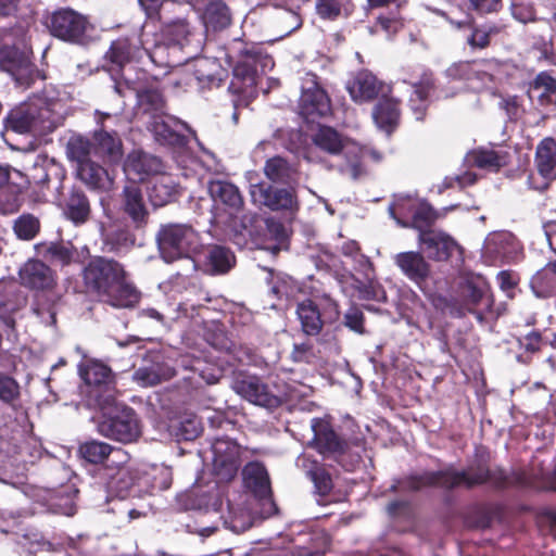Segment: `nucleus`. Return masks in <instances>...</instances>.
<instances>
[{
  "label": "nucleus",
  "instance_id": "1",
  "mask_svg": "<svg viewBox=\"0 0 556 556\" xmlns=\"http://www.w3.org/2000/svg\"><path fill=\"white\" fill-rule=\"evenodd\" d=\"M319 152L340 159L333 167L342 174L352 179L361 177L363 169L358 159L364 150L355 141L343 138L336 129L327 126L319 127L313 136V146L307 149L305 159L308 162L326 163L327 160L320 156Z\"/></svg>",
  "mask_w": 556,
  "mask_h": 556
},
{
  "label": "nucleus",
  "instance_id": "2",
  "mask_svg": "<svg viewBox=\"0 0 556 556\" xmlns=\"http://www.w3.org/2000/svg\"><path fill=\"white\" fill-rule=\"evenodd\" d=\"M56 102H48L37 97L10 111L7 116V128L18 134H46L52 131L60 123Z\"/></svg>",
  "mask_w": 556,
  "mask_h": 556
},
{
  "label": "nucleus",
  "instance_id": "3",
  "mask_svg": "<svg viewBox=\"0 0 556 556\" xmlns=\"http://www.w3.org/2000/svg\"><path fill=\"white\" fill-rule=\"evenodd\" d=\"M102 412L97 422V431L100 435L123 444L134 443L142 434V422L134 408L117 403L114 397L113 404L108 407H98Z\"/></svg>",
  "mask_w": 556,
  "mask_h": 556
},
{
  "label": "nucleus",
  "instance_id": "4",
  "mask_svg": "<svg viewBox=\"0 0 556 556\" xmlns=\"http://www.w3.org/2000/svg\"><path fill=\"white\" fill-rule=\"evenodd\" d=\"M161 49L162 46L157 43L154 27L150 23H146L138 33L113 41L106 52V58L119 67L132 60L141 59L143 55H148L151 61L156 62Z\"/></svg>",
  "mask_w": 556,
  "mask_h": 556
},
{
  "label": "nucleus",
  "instance_id": "5",
  "mask_svg": "<svg viewBox=\"0 0 556 556\" xmlns=\"http://www.w3.org/2000/svg\"><path fill=\"white\" fill-rule=\"evenodd\" d=\"M156 241L162 258L172 263L179 258L191 261L192 268H195V261L192 255L198 253L201 240L198 231L187 224L163 225L157 235Z\"/></svg>",
  "mask_w": 556,
  "mask_h": 556
},
{
  "label": "nucleus",
  "instance_id": "6",
  "mask_svg": "<svg viewBox=\"0 0 556 556\" xmlns=\"http://www.w3.org/2000/svg\"><path fill=\"white\" fill-rule=\"evenodd\" d=\"M78 371L85 382L81 392L87 399L88 406L97 408L113 404L117 391L115 376L108 365L92 359L80 364Z\"/></svg>",
  "mask_w": 556,
  "mask_h": 556
},
{
  "label": "nucleus",
  "instance_id": "7",
  "mask_svg": "<svg viewBox=\"0 0 556 556\" xmlns=\"http://www.w3.org/2000/svg\"><path fill=\"white\" fill-rule=\"evenodd\" d=\"M87 289L102 299L110 294L126 278L124 266L115 260L92 257L83 270Z\"/></svg>",
  "mask_w": 556,
  "mask_h": 556
},
{
  "label": "nucleus",
  "instance_id": "8",
  "mask_svg": "<svg viewBox=\"0 0 556 556\" xmlns=\"http://www.w3.org/2000/svg\"><path fill=\"white\" fill-rule=\"evenodd\" d=\"M488 481L492 482L496 486H502L505 481L504 473L502 471H498V473H491L484 465L479 464L476 469L473 467H469L467 470L459 472L446 470L431 473L427 476L424 481L414 486L418 489L424 484H434L447 489L460 485L471 488Z\"/></svg>",
  "mask_w": 556,
  "mask_h": 556
},
{
  "label": "nucleus",
  "instance_id": "9",
  "mask_svg": "<svg viewBox=\"0 0 556 556\" xmlns=\"http://www.w3.org/2000/svg\"><path fill=\"white\" fill-rule=\"evenodd\" d=\"M231 389L251 404L269 409L278 407L286 396L282 392L271 390L260 377L244 372L235 375Z\"/></svg>",
  "mask_w": 556,
  "mask_h": 556
},
{
  "label": "nucleus",
  "instance_id": "10",
  "mask_svg": "<svg viewBox=\"0 0 556 556\" xmlns=\"http://www.w3.org/2000/svg\"><path fill=\"white\" fill-rule=\"evenodd\" d=\"M50 30L62 40L85 43L90 37L92 26L84 15L71 9H63L52 14Z\"/></svg>",
  "mask_w": 556,
  "mask_h": 556
},
{
  "label": "nucleus",
  "instance_id": "11",
  "mask_svg": "<svg viewBox=\"0 0 556 556\" xmlns=\"http://www.w3.org/2000/svg\"><path fill=\"white\" fill-rule=\"evenodd\" d=\"M213 475L217 482L233 479L240 467V446L228 438L216 439L211 446Z\"/></svg>",
  "mask_w": 556,
  "mask_h": 556
},
{
  "label": "nucleus",
  "instance_id": "12",
  "mask_svg": "<svg viewBox=\"0 0 556 556\" xmlns=\"http://www.w3.org/2000/svg\"><path fill=\"white\" fill-rule=\"evenodd\" d=\"M520 253V243L508 231L490 233L482 247V257L490 265L515 262Z\"/></svg>",
  "mask_w": 556,
  "mask_h": 556
},
{
  "label": "nucleus",
  "instance_id": "13",
  "mask_svg": "<svg viewBox=\"0 0 556 556\" xmlns=\"http://www.w3.org/2000/svg\"><path fill=\"white\" fill-rule=\"evenodd\" d=\"M258 63L262 70L273 66V60L269 56L261 59L257 55L248 54L239 61L232 71L233 78L229 85V90L244 97L254 96Z\"/></svg>",
  "mask_w": 556,
  "mask_h": 556
},
{
  "label": "nucleus",
  "instance_id": "14",
  "mask_svg": "<svg viewBox=\"0 0 556 556\" xmlns=\"http://www.w3.org/2000/svg\"><path fill=\"white\" fill-rule=\"evenodd\" d=\"M315 78V75H306L299 101L300 114L312 122L318 117L327 116L331 112L330 99L326 91L318 86Z\"/></svg>",
  "mask_w": 556,
  "mask_h": 556
},
{
  "label": "nucleus",
  "instance_id": "15",
  "mask_svg": "<svg viewBox=\"0 0 556 556\" xmlns=\"http://www.w3.org/2000/svg\"><path fill=\"white\" fill-rule=\"evenodd\" d=\"M97 116L100 129L96 130L92 136L96 156L111 164L118 163L123 157L122 140L116 131H109L104 125V119L111 118L112 115L97 111Z\"/></svg>",
  "mask_w": 556,
  "mask_h": 556
},
{
  "label": "nucleus",
  "instance_id": "16",
  "mask_svg": "<svg viewBox=\"0 0 556 556\" xmlns=\"http://www.w3.org/2000/svg\"><path fill=\"white\" fill-rule=\"evenodd\" d=\"M79 456L90 464L123 465L130 459L129 454L122 447L113 446L106 442L90 440L78 447Z\"/></svg>",
  "mask_w": 556,
  "mask_h": 556
},
{
  "label": "nucleus",
  "instance_id": "17",
  "mask_svg": "<svg viewBox=\"0 0 556 556\" xmlns=\"http://www.w3.org/2000/svg\"><path fill=\"white\" fill-rule=\"evenodd\" d=\"M418 240L422 251L434 261H446L459 250L454 238L439 229L420 231Z\"/></svg>",
  "mask_w": 556,
  "mask_h": 556
},
{
  "label": "nucleus",
  "instance_id": "18",
  "mask_svg": "<svg viewBox=\"0 0 556 556\" xmlns=\"http://www.w3.org/2000/svg\"><path fill=\"white\" fill-rule=\"evenodd\" d=\"M250 195L254 204L266 206L273 211L293 210L296 206V200L292 191L273 189L264 184H252Z\"/></svg>",
  "mask_w": 556,
  "mask_h": 556
},
{
  "label": "nucleus",
  "instance_id": "19",
  "mask_svg": "<svg viewBox=\"0 0 556 556\" xmlns=\"http://www.w3.org/2000/svg\"><path fill=\"white\" fill-rule=\"evenodd\" d=\"M121 210L137 228L147 225L149 210L141 188L135 182H129L123 188Z\"/></svg>",
  "mask_w": 556,
  "mask_h": 556
},
{
  "label": "nucleus",
  "instance_id": "20",
  "mask_svg": "<svg viewBox=\"0 0 556 556\" xmlns=\"http://www.w3.org/2000/svg\"><path fill=\"white\" fill-rule=\"evenodd\" d=\"M346 88L351 98L356 102L371 101L378 96H384L389 91V87L368 71L358 72L348 83Z\"/></svg>",
  "mask_w": 556,
  "mask_h": 556
},
{
  "label": "nucleus",
  "instance_id": "21",
  "mask_svg": "<svg viewBox=\"0 0 556 556\" xmlns=\"http://www.w3.org/2000/svg\"><path fill=\"white\" fill-rule=\"evenodd\" d=\"M543 230L551 250L556 253V220L545 223ZM531 287L536 290L538 295H544L556 287V261L533 275Z\"/></svg>",
  "mask_w": 556,
  "mask_h": 556
},
{
  "label": "nucleus",
  "instance_id": "22",
  "mask_svg": "<svg viewBox=\"0 0 556 556\" xmlns=\"http://www.w3.org/2000/svg\"><path fill=\"white\" fill-rule=\"evenodd\" d=\"M21 283L34 290H51L55 283L52 269L38 260L27 261L18 271Z\"/></svg>",
  "mask_w": 556,
  "mask_h": 556
},
{
  "label": "nucleus",
  "instance_id": "23",
  "mask_svg": "<svg viewBox=\"0 0 556 556\" xmlns=\"http://www.w3.org/2000/svg\"><path fill=\"white\" fill-rule=\"evenodd\" d=\"M393 262L407 279L418 286L430 277V265L420 252H400L393 256Z\"/></svg>",
  "mask_w": 556,
  "mask_h": 556
},
{
  "label": "nucleus",
  "instance_id": "24",
  "mask_svg": "<svg viewBox=\"0 0 556 556\" xmlns=\"http://www.w3.org/2000/svg\"><path fill=\"white\" fill-rule=\"evenodd\" d=\"M506 65L496 60L475 63H458L448 67L446 75L452 79L470 80V73H486L490 81H500L505 75Z\"/></svg>",
  "mask_w": 556,
  "mask_h": 556
},
{
  "label": "nucleus",
  "instance_id": "25",
  "mask_svg": "<svg viewBox=\"0 0 556 556\" xmlns=\"http://www.w3.org/2000/svg\"><path fill=\"white\" fill-rule=\"evenodd\" d=\"M129 463L130 460L123 465L111 464L103 466L101 475L105 479L106 489L110 493L124 497L134 485L137 475Z\"/></svg>",
  "mask_w": 556,
  "mask_h": 556
},
{
  "label": "nucleus",
  "instance_id": "26",
  "mask_svg": "<svg viewBox=\"0 0 556 556\" xmlns=\"http://www.w3.org/2000/svg\"><path fill=\"white\" fill-rule=\"evenodd\" d=\"M115 91L122 97H127L128 93H134L138 100L139 108L143 113L149 114L151 118H153L154 114L163 113L164 100L161 92L156 89L141 90L125 80L117 81L115 84Z\"/></svg>",
  "mask_w": 556,
  "mask_h": 556
},
{
  "label": "nucleus",
  "instance_id": "27",
  "mask_svg": "<svg viewBox=\"0 0 556 556\" xmlns=\"http://www.w3.org/2000/svg\"><path fill=\"white\" fill-rule=\"evenodd\" d=\"M180 366L184 370L191 372V375L184 376V379L194 387H199L201 382L216 383L222 377V369L218 366L208 364L198 356H192L191 359L188 356L182 357Z\"/></svg>",
  "mask_w": 556,
  "mask_h": 556
},
{
  "label": "nucleus",
  "instance_id": "28",
  "mask_svg": "<svg viewBox=\"0 0 556 556\" xmlns=\"http://www.w3.org/2000/svg\"><path fill=\"white\" fill-rule=\"evenodd\" d=\"M78 179L89 189L109 192L114 186V176L108 169L90 161L76 166Z\"/></svg>",
  "mask_w": 556,
  "mask_h": 556
},
{
  "label": "nucleus",
  "instance_id": "29",
  "mask_svg": "<svg viewBox=\"0 0 556 556\" xmlns=\"http://www.w3.org/2000/svg\"><path fill=\"white\" fill-rule=\"evenodd\" d=\"M535 165L539 174L546 180L543 185L532 186L534 189H545L548 181L556 178V141L551 137L544 138L536 147Z\"/></svg>",
  "mask_w": 556,
  "mask_h": 556
},
{
  "label": "nucleus",
  "instance_id": "30",
  "mask_svg": "<svg viewBox=\"0 0 556 556\" xmlns=\"http://www.w3.org/2000/svg\"><path fill=\"white\" fill-rule=\"evenodd\" d=\"M401 116L400 103L387 93L382 96L372 110L376 126L390 135L397 126Z\"/></svg>",
  "mask_w": 556,
  "mask_h": 556
},
{
  "label": "nucleus",
  "instance_id": "31",
  "mask_svg": "<svg viewBox=\"0 0 556 556\" xmlns=\"http://www.w3.org/2000/svg\"><path fill=\"white\" fill-rule=\"evenodd\" d=\"M161 161L142 151H132L128 154L124 172L129 179L142 180L144 177L157 174L161 170Z\"/></svg>",
  "mask_w": 556,
  "mask_h": 556
},
{
  "label": "nucleus",
  "instance_id": "32",
  "mask_svg": "<svg viewBox=\"0 0 556 556\" xmlns=\"http://www.w3.org/2000/svg\"><path fill=\"white\" fill-rule=\"evenodd\" d=\"M186 128V124L174 116L154 114L149 122V129L154 134L156 140L173 144L180 141V131Z\"/></svg>",
  "mask_w": 556,
  "mask_h": 556
},
{
  "label": "nucleus",
  "instance_id": "33",
  "mask_svg": "<svg viewBox=\"0 0 556 556\" xmlns=\"http://www.w3.org/2000/svg\"><path fill=\"white\" fill-rule=\"evenodd\" d=\"M404 83H407L413 87V92L409 98V106L414 112L415 118L421 121L428 108L429 94L432 89L431 73L424 71L419 79H405Z\"/></svg>",
  "mask_w": 556,
  "mask_h": 556
},
{
  "label": "nucleus",
  "instance_id": "34",
  "mask_svg": "<svg viewBox=\"0 0 556 556\" xmlns=\"http://www.w3.org/2000/svg\"><path fill=\"white\" fill-rule=\"evenodd\" d=\"M193 75L201 87H218L228 73L215 59H197L193 66Z\"/></svg>",
  "mask_w": 556,
  "mask_h": 556
},
{
  "label": "nucleus",
  "instance_id": "35",
  "mask_svg": "<svg viewBox=\"0 0 556 556\" xmlns=\"http://www.w3.org/2000/svg\"><path fill=\"white\" fill-rule=\"evenodd\" d=\"M244 485L258 497H267L270 494L269 477L266 468L258 462H252L244 466L243 471Z\"/></svg>",
  "mask_w": 556,
  "mask_h": 556
},
{
  "label": "nucleus",
  "instance_id": "36",
  "mask_svg": "<svg viewBox=\"0 0 556 556\" xmlns=\"http://www.w3.org/2000/svg\"><path fill=\"white\" fill-rule=\"evenodd\" d=\"M206 28L223 29L230 24V13L222 0H206L201 10H197Z\"/></svg>",
  "mask_w": 556,
  "mask_h": 556
},
{
  "label": "nucleus",
  "instance_id": "37",
  "mask_svg": "<svg viewBox=\"0 0 556 556\" xmlns=\"http://www.w3.org/2000/svg\"><path fill=\"white\" fill-rule=\"evenodd\" d=\"M208 190L214 201L227 206L231 214L242 208L243 199L235 185L222 180L212 181Z\"/></svg>",
  "mask_w": 556,
  "mask_h": 556
},
{
  "label": "nucleus",
  "instance_id": "38",
  "mask_svg": "<svg viewBox=\"0 0 556 556\" xmlns=\"http://www.w3.org/2000/svg\"><path fill=\"white\" fill-rule=\"evenodd\" d=\"M178 192V185L167 174H162L152 179L149 188V198L154 206H163L172 202Z\"/></svg>",
  "mask_w": 556,
  "mask_h": 556
},
{
  "label": "nucleus",
  "instance_id": "39",
  "mask_svg": "<svg viewBox=\"0 0 556 556\" xmlns=\"http://www.w3.org/2000/svg\"><path fill=\"white\" fill-rule=\"evenodd\" d=\"M296 315L304 333L316 336L320 332L325 320L319 307L312 300H304L299 303Z\"/></svg>",
  "mask_w": 556,
  "mask_h": 556
},
{
  "label": "nucleus",
  "instance_id": "40",
  "mask_svg": "<svg viewBox=\"0 0 556 556\" xmlns=\"http://www.w3.org/2000/svg\"><path fill=\"white\" fill-rule=\"evenodd\" d=\"M312 429L314 439L324 452L343 454L345 443L342 442L329 425L319 419H313Z\"/></svg>",
  "mask_w": 556,
  "mask_h": 556
},
{
  "label": "nucleus",
  "instance_id": "41",
  "mask_svg": "<svg viewBox=\"0 0 556 556\" xmlns=\"http://www.w3.org/2000/svg\"><path fill=\"white\" fill-rule=\"evenodd\" d=\"M235 263V255L229 249L214 245L205 254L204 267L207 273L217 275L227 273Z\"/></svg>",
  "mask_w": 556,
  "mask_h": 556
},
{
  "label": "nucleus",
  "instance_id": "42",
  "mask_svg": "<svg viewBox=\"0 0 556 556\" xmlns=\"http://www.w3.org/2000/svg\"><path fill=\"white\" fill-rule=\"evenodd\" d=\"M55 169L54 165H47L45 162L35 163L28 169L26 177L30 189H33L36 201H43L48 197L50 172Z\"/></svg>",
  "mask_w": 556,
  "mask_h": 556
},
{
  "label": "nucleus",
  "instance_id": "43",
  "mask_svg": "<svg viewBox=\"0 0 556 556\" xmlns=\"http://www.w3.org/2000/svg\"><path fill=\"white\" fill-rule=\"evenodd\" d=\"M191 36L188 24L182 18H177L172 22H167L163 27V38L165 40L164 43H161L157 40V43L162 46L160 51V58L162 56V52L166 46L169 47H185L189 42V37Z\"/></svg>",
  "mask_w": 556,
  "mask_h": 556
},
{
  "label": "nucleus",
  "instance_id": "44",
  "mask_svg": "<svg viewBox=\"0 0 556 556\" xmlns=\"http://www.w3.org/2000/svg\"><path fill=\"white\" fill-rule=\"evenodd\" d=\"M64 214L76 225L87 222L90 215V204L83 191L73 190L71 192L65 203Z\"/></svg>",
  "mask_w": 556,
  "mask_h": 556
},
{
  "label": "nucleus",
  "instance_id": "45",
  "mask_svg": "<svg viewBox=\"0 0 556 556\" xmlns=\"http://www.w3.org/2000/svg\"><path fill=\"white\" fill-rule=\"evenodd\" d=\"M176 375V370L167 364H153L136 370L134 378L142 387H151Z\"/></svg>",
  "mask_w": 556,
  "mask_h": 556
},
{
  "label": "nucleus",
  "instance_id": "46",
  "mask_svg": "<svg viewBox=\"0 0 556 556\" xmlns=\"http://www.w3.org/2000/svg\"><path fill=\"white\" fill-rule=\"evenodd\" d=\"M66 153L76 166L90 162L91 157L96 156L93 139L80 135L72 136L67 142Z\"/></svg>",
  "mask_w": 556,
  "mask_h": 556
},
{
  "label": "nucleus",
  "instance_id": "47",
  "mask_svg": "<svg viewBox=\"0 0 556 556\" xmlns=\"http://www.w3.org/2000/svg\"><path fill=\"white\" fill-rule=\"evenodd\" d=\"M102 300L113 307L127 308L139 301V293L135 287L125 282V279L110 294L102 296Z\"/></svg>",
  "mask_w": 556,
  "mask_h": 556
},
{
  "label": "nucleus",
  "instance_id": "48",
  "mask_svg": "<svg viewBox=\"0 0 556 556\" xmlns=\"http://www.w3.org/2000/svg\"><path fill=\"white\" fill-rule=\"evenodd\" d=\"M420 201V199L410 195H399L389 207L390 214L399 225L408 227V220L412 219Z\"/></svg>",
  "mask_w": 556,
  "mask_h": 556
},
{
  "label": "nucleus",
  "instance_id": "49",
  "mask_svg": "<svg viewBox=\"0 0 556 556\" xmlns=\"http://www.w3.org/2000/svg\"><path fill=\"white\" fill-rule=\"evenodd\" d=\"M291 167L286 160L279 156L267 160L264 173L274 182H287L291 178Z\"/></svg>",
  "mask_w": 556,
  "mask_h": 556
},
{
  "label": "nucleus",
  "instance_id": "50",
  "mask_svg": "<svg viewBox=\"0 0 556 556\" xmlns=\"http://www.w3.org/2000/svg\"><path fill=\"white\" fill-rule=\"evenodd\" d=\"M43 248L42 255L51 263L67 265L74 257V251L70 243L51 242Z\"/></svg>",
  "mask_w": 556,
  "mask_h": 556
},
{
  "label": "nucleus",
  "instance_id": "51",
  "mask_svg": "<svg viewBox=\"0 0 556 556\" xmlns=\"http://www.w3.org/2000/svg\"><path fill=\"white\" fill-rule=\"evenodd\" d=\"M40 228L37 217L31 214H23L14 220L13 230L21 240H31Z\"/></svg>",
  "mask_w": 556,
  "mask_h": 556
},
{
  "label": "nucleus",
  "instance_id": "52",
  "mask_svg": "<svg viewBox=\"0 0 556 556\" xmlns=\"http://www.w3.org/2000/svg\"><path fill=\"white\" fill-rule=\"evenodd\" d=\"M438 217L439 214L428 203L420 201L412 219L408 220V227L416 228L419 232L427 231L425 228L430 226Z\"/></svg>",
  "mask_w": 556,
  "mask_h": 556
},
{
  "label": "nucleus",
  "instance_id": "53",
  "mask_svg": "<svg viewBox=\"0 0 556 556\" xmlns=\"http://www.w3.org/2000/svg\"><path fill=\"white\" fill-rule=\"evenodd\" d=\"M472 162L480 168L498 169L502 166V160L494 151L479 150L472 154Z\"/></svg>",
  "mask_w": 556,
  "mask_h": 556
},
{
  "label": "nucleus",
  "instance_id": "54",
  "mask_svg": "<svg viewBox=\"0 0 556 556\" xmlns=\"http://www.w3.org/2000/svg\"><path fill=\"white\" fill-rule=\"evenodd\" d=\"M20 394L17 382L5 375L0 374V400L7 403L13 402Z\"/></svg>",
  "mask_w": 556,
  "mask_h": 556
},
{
  "label": "nucleus",
  "instance_id": "55",
  "mask_svg": "<svg viewBox=\"0 0 556 556\" xmlns=\"http://www.w3.org/2000/svg\"><path fill=\"white\" fill-rule=\"evenodd\" d=\"M316 11L321 18L334 20L341 13V4L337 0H317Z\"/></svg>",
  "mask_w": 556,
  "mask_h": 556
},
{
  "label": "nucleus",
  "instance_id": "56",
  "mask_svg": "<svg viewBox=\"0 0 556 556\" xmlns=\"http://www.w3.org/2000/svg\"><path fill=\"white\" fill-rule=\"evenodd\" d=\"M495 33H497V28L493 26L488 28H476L468 38V43L472 48L483 49L489 45L490 36Z\"/></svg>",
  "mask_w": 556,
  "mask_h": 556
},
{
  "label": "nucleus",
  "instance_id": "57",
  "mask_svg": "<svg viewBox=\"0 0 556 556\" xmlns=\"http://www.w3.org/2000/svg\"><path fill=\"white\" fill-rule=\"evenodd\" d=\"M532 90L541 91L539 94L540 97H543L549 92H555L556 79L552 77L549 74L542 72L535 77L532 84Z\"/></svg>",
  "mask_w": 556,
  "mask_h": 556
},
{
  "label": "nucleus",
  "instance_id": "58",
  "mask_svg": "<svg viewBox=\"0 0 556 556\" xmlns=\"http://www.w3.org/2000/svg\"><path fill=\"white\" fill-rule=\"evenodd\" d=\"M511 14L513 16L521 22V23H528L531 21H534V10L530 3L521 2L515 0L511 3Z\"/></svg>",
  "mask_w": 556,
  "mask_h": 556
},
{
  "label": "nucleus",
  "instance_id": "59",
  "mask_svg": "<svg viewBox=\"0 0 556 556\" xmlns=\"http://www.w3.org/2000/svg\"><path fill=\"white\" fill-rule=\"evenodd\" d=\"M468 299L473 304L477 305L481 302H484L485 306L489 307L491 305L490 296L488 295V288L485 283L481 282L479 285H468Z\"/></svg>",
  "mask_w": 556,
  "mask_h": 556
},
{
  "label": "nucleus",
  "instance_id": "60",
  "mask_svg": "<svg viewBox=\"0 0 556 556\" xmlns=\"http://www.w3.org/2000/svg\"><path fill=\"white\" fill-rule=\"evenodd\" d=\"M476 181V175L472 173H466L462 176L445 177L444 180L437 186L438 192L442 193L445 189L454 187L457 184L460 187L472 185Z\"/></svg>",
  "mask_w": 556,
  "mask_h": 556
},
{
  "label": "nucleus",
  "instance_id": "61",
  "mask_svg": "<svg viewBox=\"0 0 556 556\" xmlns=\"http://www.w3.org/2000/svg\"><path fill=\"white\" fill-rule=\"evenodd\" d=\"M498 105L505 111L509 119H517L522 113L521 104L516 96L502 98Z\"/></svg>",
  "mask_w": 556,
  "mask_h": 556
},
{
  "label": "nucleus",
  "instance_id": "62",
  "mask_svg": "<svg viewBox=\"0 0 556 556\" xmlns=\"http://www.w3.org/2000/svg\"><path fill=\"white\" fill-rule=\"evenodd\" d=\"M344 324L357 333H364V315L356 307H351L344 315Z\"/></svg>",
  "mask_w": 556,
  "mask_h": 556
},
{
  "label": "nucleus",
  "instance_id": "63",
  "mask_svg": "<svg viewBox=\"0 0 556 556\" xmlns=\"http://www.w3.org/2000/svg\"><path fill=\"white\" fill-rule=\"evenodd\" d=\"M311 475L315 488L319 494L325 495L331 490V478L326 471H324L323 469H315L311 471Z\"/></svg>",
  "mask_w": 556,
  "mask_h": 556
},
{
  "label": "nucleus",
  "instance_id": "64",
  "mask_svg": "<svg viewBox=\"0 0 556 556\" xmlns=\"http://www.w3.org/2000/svg\"><path fill=\"white\" fill-rule=\"evenodd\" d=\"M319 306L321 307V316L325 321H336L339 318L340 312L338 304L329 296L325 295L320 299Z\"/></svg>",
  "mask_w": 556,
  "mask_h": 556
}]
</instances>
